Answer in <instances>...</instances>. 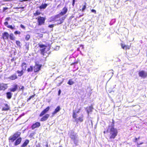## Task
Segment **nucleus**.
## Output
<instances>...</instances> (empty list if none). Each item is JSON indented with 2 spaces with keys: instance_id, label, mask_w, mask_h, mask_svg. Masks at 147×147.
I'll return each mask as SVG.
<instances>
[{
  "instance_id": "obj_1",
  "label": "nucleus",
  "mask_w": 147,
  "mask_h": 147,
  "mask_svg": "<svg viewBox=\"0 0 147 147\" xmlns=\"http://www.w3.org/2000/svg\"><path fill=\"white\" fill-rule=\"evenodd\" d=\"M114 121L113 120L111 125H109L107 130L104 131L103 132L104 134H107L109 141H112V140L114 139L117 134V130L114 127Z\"/></svg>"
},
{
  "instance_id": "obj_2",
  "label": "nucleus",
  "mask_w": 147,
  "mask_h": 147,
  "mask_svg": "<svg viewBox=\"0 0 147 147\" xmlns=\"http://www.w3.org/2000/svg\"><path fill=\"white\" fill-rule=\"evenodd\" d=\"M80 111V109L76 111H74L73 112V117L74 119H75V121L77 122L78 121L82 122L83 121V116L81 115L78 118H76V117L78 116V113Z\"/></svg>"
},
{
  "instance_id": "obj_3",
  "label": "nucleus",
  "mask_w": 147,
  "mask_h": 147,
  "mask_svg": "<svg viewBox=\"0 0 147 147\" xmlns=\"http://www.w3.org/2000/svg\"><path fill=\"white\" fill-rule=\"evenodd\" d=\"M59 15H58L56 16L55 19V21H57V24H60L62 23L63 22V20L65 18V17H62L61 18H59Z\"/></svg>"
},
{
  "instance_id": "obj_4",
  "label": "nucleus",
  "mask_w": 147,
  "mask_h": 147,
  "mask_svg": "<svg viewBox=\"0 0 147 147\" xmlns=\"http://www.w3.org/2000/svg\"><path fill=\"white\" fill-rule=\"evenodd\" d=\"M63 80L61 77H58L56 78L55 82L57 84L58 86L60 85L63 82Z\"/></svg>"
},
{
  "instance_id": "obj_5",
  "label": "nucleus",
  "mask_w": 147,
  "mask_h": 147,
  "mask_svg": "<svg viewBox=\"0 0 147 147\" xmlns=\"http://www.w3.org/2000/svg\"><path fill=\"white\" fill-rule=\"evenodd\" d=\"M45 19L43 17H40L38 18V22L39 25H41L44 23Z\"/></svg>"
},
{
  "instance_id": "obj_6",
  "label": "nucleus",
  "mask_w": 147,
  "mask_h": 147,
  "mask_svg": "<svg viewBox=\"0 0 147 147\" xmlns=\"http://www.w3.org/2000/svg\"><path fill=\"white\" fill-rule=\"evenodd\" d=\"M41 65L36 63L34 67V71L35 72H36L39 71L41 67Z\"/></svg>"
},
{
  "instance_id": "obj_7",
  "label": "nucleus",
  "mask_w": 147,
  "mask_h": 147,
  "mask_svg": "<svg viewBox=\"0 0 147 147\" xmlns=\"http://www.w3.org/2000/svg\"><path fill=\"white\" fill-rule=\"evenodd\" d=\"M139 75L140 77L144 78L147 76V74L144 71H142L139 72Z\"/></svg>"
},
{
  "instance_id": "obj_8",
  "label": "nucleus",
  "mask_w": 147,
  "mask_h": 147,
  "mask_svg": "<svg viewBox=\"0 0 147 147\" xmlns=\"http://www.w3.org/2000/svg\"><path fill=\"white\" fill-rule=\"evenodd\" d=\"M49 107H48L41 112V113L40 115V116L41 117L43 115H44L45 114L47 113L49 111Z\"/></svg>"
},
{
  "instance_id": "obj_9",
  "label": "nucleus",
  "mask_w": 147,
  "mask_h": 147,
  "mask_svg": "<svg viewBox=\"0 0 147 147\" xmlns=\"http://www.w3.org/2000/svg\"><path fill=\"white\" fill-rule=\"evenodd\" d=\"M39 46L40 48V50L41 51V53L42 54H44V51L46 48V46L43 45H39Z\"/></svg>"
},
{
  "instance_id": "obj_10",
  "label": "nucleus",
  "mask_w": 147,
  "mask_h": 147,
  "mask_svg": "<svg viewBox=\"0 0 147 147\" xmlns=\"http://www.w3.org/2000/svg\"><path fill=\"white\" fill-rule=\"evenodd\" d=\"M7 88V84L0 83V90H5Z\"/></svg>"
},
{
  "instance_id": "obj_11",
  "label": "nucleus",
  "mask_w": 147,
  "mask_h": 147,
  "mask_svg": "<svg viewBox=\"0 0 147 147\" xmlns=\"http://www.w3.org/2000/svg\"><path fill=\"white\" fill-rule=\"evenodd\" d=\"M18 77L17 75L16 74H13L8 77L7 79L11 80H13L16 79Z\"/></svg>"
},
{
  "instance_id": "obj_12",
  "label": "nucleus",
  "mask_w": 147,
  "mask_h": 147,
  "mask_svg": "<svg viewBox=\"0 0 147 147\" xmlns=\"http://www.w3.org/2000/svg\"><path fill=\"white\" fill-rule=\"evenodd\" d=\"M40 126V123L37 122L34 124H33L32 126V129H34L35 128L38 127Z\"/></svg>"
},
{
  "instance_id": "obj_13",
  "label": "nucleus",
  "mask_w": 147,
  "mask_h": 147,
  "mask_svg": "<svg viewBox=\"0 0 147 147\" xmlns=\"http://www.w3.org/2000/svg\"><path fill=\"white\" fill-rule=\"evenodd\" d=\"M121 46L122 49H125V50L129 49L130 48V46L125 45L122 43L121 44Z\"/></svg>"
},
{
  "instance_id": "obj_14",
  "label": "nucleus",
  "mask_w": 147,
  "mask_h": 147,
  "mask_svg": "<svg viewBox=\"0 0 147 147\" xmlns=\"http://www.w3.org/2000/svg\"><path fill=\"white\" fill-rule=\"evenodd\" d=\"M67 11V8L65 7L63 8L62 11L60 13V14L61 15H63L66 14Z\"/></svg>"
},
{
  "instance_id": "obj_15",
  "label": "nucleus",
  "mask_w": 147,
  "mask_h": 147,
  "mask_svg": "<svg viewBox=\"0 0 147 147\" xmlns=\"http://www.w3.org/2000/svg\"><path fill=\"white\" fill-rule=\"evenodd\" d=\"M61 109L60 107L58 106L55 109L54 111L52 113L53 115H55Z\"/></svg>"
},
{
  "instance_id": "obj_16",
  "label": "nucleus",
  "mask_w": 147,
  "mask_h": 147,
  "mask_svg": "<svg viewBox=\"0 0 147 147\" xmlns=\"http://www.w3.org/2000/svg\"><path fill=\"white\" fill-rule=\"evenodd\" d=\"M49 116V115L48 114H46L41 119V121H44L46 120Z\"/></svg>"
},
{
  "instance_id": "obj_17",
  "label": "nucleus",
  "mask_w": 147,
  "mask_h": 147,
  "mask_svg": "<svg viewBox=\"0 0 147 147\" xmlns=\"http://www.w3.org/2000/svg\"><path fill=\"white\" fill-rule=\"evenodd\" d=\"M9 36V34L7 32H4L3 34V37L4 40L7 39Z\"/></svg>"
},
{
  "instance_id": "obj_18",
  "label": "nucleus",
  "mask_w": 147,
  "mask_h": 147,
  "mask_svg": "<svg viewBox=\"0 0 147 147\" xmlns=\"http://www.w3.org/2000/svg\"><path fill=\"white\" fill-rule=\"evenodd\" d=\"M21 141V138H19L15 142V145L16 146L18 145L20 143Z\"/></svg>"
},
{
  "instance_id": "obj_19",
  "label": "nucleus",
  "mask_w": 147,
  "mask_h": 147,
  "mask_svg": "<svg viewBox=\"0 0 147 147\" xmlns=\"http://www.w3.org/2000/svg\"><path fill=\"white\" fill-rule=\"evenodd\" d=\"M18 89V86L17 85H14L13 88H11L10 89V91L12 92H14Z\"/></svg>"
},
{
  "instance_id": "obj_20",
  "label": "nucleus",
  "mask_w": 147,
  "mask_h": 147,
  "mask_svg": "<svg viewBox=\"0 0 147 147\" xmlns=\"http://www.w3.org/2000/svg\"><path fill=\"white\" fill-rule=\"evenodd\" d=\"M29 141L28 140H26L23 144L21 146V147H24L27 145L28 144Z\"/></svg>"
},
{
  "instance_id": "obj_21",
  "label": "nucleus",
  "mask_w": 147,
  "mask_h": 147,
  "mask_svg": "<svg viewBox=\"0 0 147 147\" xmlns=\"http://www.w3.org/2000/svg\"><path fill=\"white\" fill-rule=\"evenodd\" d=\"M77 137H78V136L76 134H71L70 136V138L72 140L75 139Z\"/></svg>"
},
{
  "instance_id": "obj_22",
  "label": "nucleus",
  "mask_w": 147,
  "mask_h": 147,
  "mask_svg": "<svg viewBox=\"0 0 147 147\" xmlns=\"http://www.w3.org/2000/svg\"><path fill=\"white\" fill-rule=\"evenodd\" d=\"M48 4H42L39 7L40 9H45L47 6Z\"/></svg>"
},
{
  "instance_id": "obj_23",
  "label": "nucleus",
  "mask_w": 147,
  "mask_h": 147,
  "mask_svg": "<svg viewBox=\"0 0 147 147\" xmlns=\"http://www.w3.org/2000/svg\"><path fill=\"white\" fill-rule=\"evenodd\" d=\"M74 142V144L76 145H78V143L79 140L78 138V137H77L75 139L73 140Z\"/></svg>"
},
{
  "instance_id": "obj_24",
  "label": "nucleus",
  "mask_w": 147,
  "mask_h": 147,
  "mask_svg": "<svg viewBox=\"0 0 147 147\" xmlns=\"http://www.w3.org/2000/svg\"><path fill=\"white\" fill-rule=\"evenodd\" d=\"M16 139V138L14 137V136H13L12 137H9V140H10L11 142H13Z\"/></svg>"
},
{
  "instance_id": "obj_25",
  "label": "nucleus",
  "mask_w": 147,
  "mask_h": 147,
  "mask_svg": "<svg viewBox=\"0 0 147 147\" xmlns=\"http://www.w3.org/2000/svg\"><path fill=\"white\" fill-rule=\"evenodd\" d=\"M20 135V132H17L15 134L13 135L14 136V137H15L16 138H18Z\"/></svg>"
},
{
  "instance_id": "obj_26",
  "label": "nucleus",
  "mask_w": 147,
  "mask_h": 147,
  "mask_svg": "<svg viewBox=\"0 0 147 147\" xmlns=\"http://www.w3.org/2000/svg\"><path fill=\"white\" fill-rule=\"evenodd\" d=\"M12 96V94L10 92H8L7 93V98L10 99Z\"/></svg>"
},
{
  "instance_id": "obj_27",
  "label": "nucleus",
  "mask_w": 147,
  "mask_h": 147,
  "mask_svg": "<svg viewBox=\"0 0 147 147\" xmlns=\"http://www.w3.org/2000/svg\"><path fill=\"white\" fill-rule=\"evenodd\" d=\"M9 109V107H8V105L7 104H6L5 105V107H3L2 109V111H7Z\"/></svg>"
},
{
  "instance_id": "obj_28",
  "label": "nucleus",
  "mask_w": 147,
  "mask_h": 147,
  "mask_svg": "<svg viewBox=\"0 0 147 147\" xmlns=\"http://www.w3.org/2000/svg\"><path fill=\"white\" fill-rule=\"evenodd\" d=\"M22 67L23 70L26 69V64L24 63H23L22 64Z\"/></svg>"
},
{
  "instance_id": "obj_29",
  "label": "nucleus",
  "mask_w": 147,
  "mask_h": 147,
  "mask_svg": "<svg viewBox=\"0 0 147 147\" xmlns=\"http://www.w3.org/2000/svg\"><path fill=\"white\" fill-rule=\"evenodd\" d=\"M17 72L18 74H19L18 75L19 76H21L23 75V70H22L21 71L18 70L17 71Z\"/></svg>"
},
{
  "instance_id": "obj_30",
  "label": "nucleus",
  "mask_w": 147,
  "mask_h": 147,
  "mask_svg": "<svg viewBox=\"0 0 147 147\" xmlns=\"http://www.w3.org/2000/svg\"><path fill=\"white\" fill-rule=\"evenodd\" d=\"M74 84V82L72 79L69 80L67 82V84L69 85H72Z\"/></svg>"
},
{
  "instance_id": "obj_31",
  "label": "nucleus",
  "mask_w": 147,
  "mask_h": 147,
  "mask_svg": "<svg viewBox=\"0 0 147 147\" xmlns=\"http://www.w3.org/2000/svg\"><path fill=\"white\" fill-rule=\"evenodd\" d=\"M9 38L11 40H14L15 39V37L14 36L13 34H11L9 35Z\"/></svg>"
},
{
  "instance_id": "obj_32",
  "label": "nucleus",
  "mask_w": 147,
  "mask_h": 147,
  "mask_svg": "<svg viewBox=\"0 0 147 147\" xmlns=\"http://www.w3.org/2000/svg\"><path fill=\"white\" fill-rule=\"evenodd\" d=\"M40 13L39 11L38 10L35 13H34V15L35 16H37L39 15Z\"/></svg>"
},
{
  "instance_id": "obj_33",
  "label": "nucleus",
  "mask_w": 147,
  "mask_h": 147,
  "mask_svg": "<svg viewBox=\"0 0 147 147\" xmlns=\"http://www.w3.org/2000/svg\"><path fill=\"white\" fill-rule=\"evenodd\" d=\"M30 37V35L29 34H27L26 35L25 38L26 40H28L29 39Z\"/></svg>"
},
{
  "instance_id": "obj_34",
  "label": "nucleus",
  "mask_w": 147,
  "mask_h": 147,
  "mask_svg": "<svg viewBox=\"0 0 147 147\" xmlns=\"http://www.w3.org/2000/svg\"><path fill=\"white\" fill-rule=\"evenodd\" d=\"M33 70V67L32 66H30V67L28 68L27 69V71L28 72L31 71Z\"/></svg>"
},
{
  "instance_id": "obj_35",
  "label": "nucleus",
  "mask_w": 147,
  "mask_h": 147,
  "mask_svg": "<svg viewBox=\"0 0 147 147\" xmlns=\"http://www.w3.org/2000/svg\"><path fill=\"white\" fill-rule=\"evenodd\" d=\"M17 45L19 47L20 46V42L19 41H16V42Z\"/></svg>"
},
{
  "instance_id": "obj_36",
  "label": "nucleus",
  "mask_w": 147,
  "mask_h": 147,
  "mask_svg": "<svg viewBox=\"0 0 147 147\" xmlns=\"http://www.w3.org/2000/svg\"><path fill=\"white\" fill-rule=\"evenodd\" d=\"M14 34H20L21 32L20 31H16L14 32Z\"/></svg>"
},
{
  "instance_id": "obj_37",
  "label": "nucleus",
  "mask_w": 147,
  "mask_h": 147,
  "mask_svg": "<svg viewBox=\"0 0 147 147\" xmlns=\"http://www.w3.org/2000/svg\"><path fill=\"white\" fill-rule=\"evenodd\" d=\"M8 7H4L3 9V12H5L6 10H7V9H8Z\"/></svg>"
},
{
  "instance_id": "obj_38",
  "label": "nucleus",
  "mask_w": 147,
  "mask_h": 147,
  "mask_svg": "<svg viewBox=\"0 0 147 147\" xmlns=\"http://www.w3.org/2000/svg\"><path fill=\"white\" fill-rule=\"evenodd\" d=\"M8 28H11V29H14V28L11 25H9L8 26Z\"/></svg>"
},
{
  "instance_id": "obj_39",
  "label": "nucleus",
  "mask_w": 147,
  "mask_h": 147,
  "mask_svg": "<svg viewBox=\"0 0 147 147\" xmlns=\"http://www.w3.org/2000/svg\"><path fill=\"white\" fill-rule=\"evenodd\" d=\"M86 8V6L85 5H84L83 6V7L82 8V11H84V10Z\"/></svg>"
},
{
  "instance_id": "obj_40",
  "label": "nucleus",
  "mask_w": 147,
  "mask_h": 147,
  "mask_svg": "<svg viewBox=\"0 0 147 147\" xmlns=\"http://www.w3.org/2000/svg\"><path fill=\"white\" fill-rule=\"evenodd\" d=\"M91 12L94 13L96 14V11L94 9H92L91 10Z\"/></svg>"
},
{
  "instance_id": "obj_41",
  "label": "nucleus",
  "mask_w": 147,
  "mask_h": 147,
  "mask_svg": "<svg viewBox=\"0 0 147 147\" xmlns=\"http://www.w3.org/2000/svg\"><path fill=\"white\" fill-rule=\"evenodd\" d=\"M10 19V18L9 17L5 19V21L7 22Z\"/></svg>"
},
{
  "instance_id": "obj_42",
  "label": "nucleus",
  "mask_w": 147,
  "mask_h": 147,
  "mask_svg": "<svg viewBox=\"0 0 147 147\" xmlns=\"http://www.w3.org/2000/svg\"><path fill=\"white\" fill-rule=\"evenodd\" d=\"M20 27L22 28H23V29H25V27H24V25H22V24L21 25Z\"/></svg>"
},
{
  "instance_id": "obj_43",
  "label": "nucleus",
  "mask_w": 147,
  "mask_h": 147,
  "mask_svg": "<svg viewBox=\"0 0 147 147\" xmlns=\"http://www.w3.org/2000/svg\"><path fill=\"white\" fill-rule=\"evenodd\" d=\"M54 26V25H49V27L50 28H52Z\"/></svg>"
},
{
  "instance_id": "obj_44",
  "label": "nucleus",
  "mask_w": 147,
  "mask_h": 147,
  "mask_svg": "<svg viewBox=\"0 0 147 147\" xmlns=\"http://www.w3.org/2000/svg\"><path fill=\"white\" fill-rule=\"evenodd\" d=\"M90 109H89V110H88V109H87V113H88V114L89 113V112L91 111V110H90V108H89Z\"/></svg>"
},
{
  "instance_id": "obj_45",
  "label": "nucleus",
  "mask_w": 147,
  "mask_h": 147,
  "mask_svg": "<svg viewBox=\"0 0 147 147\" xmlns=\"http://www.w3.org/2000/svg\"><path fill=\"white\" fill-rule=\"evenodd\" d=\"M4 24L6 26L8 24V23L6 21V22L4 23Z\"/></svg>"
},
{
  "instance_id": "obj_46",
  "label": "nucleus",
  "mask_w": 147,
  "mask_h": 147,
  "mask_svg": "<svg viewBox=\"0 0 147 147\" xmlns=\"http://www.w3.org/2000/svg\"><path fill=\"white\" fill-rule=\"evenodd\" d=\"M60 48V47L59 46H57L56 48V50H59V49Z\"/></svg>"
},
{
  "instance_id": "obj_47",
  "label": "nucleus",
  "mask_w": 147,
  "mask_h": 147,
  "mask_svg": "<svg viewBox=\"0 0 147 147\" xmlns=\"http://www.w3.org/2000/svg\"><path fill=\"white\" fill-rule=\"evenodd\" d=\"M61 93V90H59L58 92V95H60Z\"/></svg>"
},
{
  "instance_id": "obj_48",
  "label": "nucleus",
  "mask_w": 147,
  "mask_h": 147,
  "mask_svg": "<svg viewBox=\"0 0 147 147\" xmlns=\"http://www.w3.org/2000/svg\"><path fill=\"white\" fill-rule=\"evenodd\" d=\"M75 0H73V4H72V5H73L74 6V4L75 3Z\"/></svg>"
},
{
  "instance_id": "obj_49",
  "label": "nucleus",
  "mask_w": 147,
  "mask_h": 147,
  "mask_svg": "<svg viewBox=\"0 0 147 147\" xmlns=\"http://www.w3.org/2000/svg\"><path fill=\"white\" fill-rule=\"evenodd\" d=\"M24 87L23 86H22V87L21 88H20L19 87V88L20 89H22V90H23L24 89Z\"/></svg>"
},
{
  "instance_id": "obj_50",
  "label": "nucleus",
  "mask_w": 147,
  "mask_h": 147,
  "mask_svg": "<svg viewBox=\"0 0 147 147\" xmlns=\"http://www.w3.org/2000/svg\"><path fill=\"white\" fill-rule=\"evenodd\" d=\"M137 138H135V141H134V142H136L137 141Z\"/></svg>"
},
{
  "instance_id": "obj_51",
  "label": "nucleus",
  "mask_w": 147,
  "mask_h": 147,
  "mask_svg": "<svg viewBox=\"0 0 147 147\" xmlns=\"http://www.w3.org/2000/svg\"><path fill=\"white\" fill-rule=\"evenodd\" d=\"M143 143H141L140 144H138V145H140V144H142Z\"/></svg>"
},
{
  "instance_id": "obj_52",
  "label": "nucleus",
  "mask_w": 147,
  "mask_h": 147,
  "mask_svg": "<svg viewBox=\"0 0 147 147\" xmlns=\"http://www.w3.org/2000/svg\"><path fill=\"white\" fill-rule=\"evenodd\" d=\"M59 5H58V6H57V7H59Z\"/></svg>"
},
{
  "instance_id": "obj_53",
  "label": "nucleus",
  "mask_w": 147,
  "mask_h": 147,
  "mask_svg": "<svg viewBox=\"0 0 147 147\" xmlns=\"http://www.w3.org/2000/svg\"><path fill=\"white\" fill-rule=\"evenodd\" d=\"M59 147H62L61 146H60Z\"/></svg>"
}]
</instances>
